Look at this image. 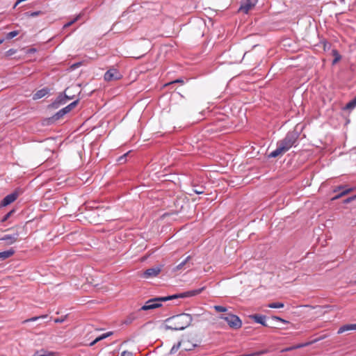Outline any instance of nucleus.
Masks as SVG:
<instances>
[{
    "instance_id": "f257e3e1",
    "label": "nucleus",
    "mask_w": 356,
    "mask_h": 356,
    "mask_svg": "<svg viewBox=\"0 0 356 356\" xmlns=\"http://www.w3.org/2000/svg\"><path fill=\"white\" fill-rule=\"evenodd\" d=\"M204 287H202L199 289L188 291L186 292H184V293H178V294H175V295H172V296H165V297H159V298L149 299L147 301H146L145 305L140 309V310L147 311V310H150V309H154L161 307L162 302H165L168 300L177 299V298H184L195 296L200 294L202 291H204Z\"/></svg>"
},
{
    "instance_id": "f03ea898",
    "label": "nucleus",
    "mask_w": 356,
    "mask_h": 356,
    "mask_svg": "<svg viewBox=\"0 0 356 356\" xmlns=\"http://www.w3.org/2000/svg\"><path fill=\"white\" fill-rule=\"evenodd\" d=\"M202 341L201 337L196 332H191L182 335L180 341L177 346H174L171 349V353H174L179 348L182 350L188 351L198 346Z\"/></svg>"
},
{
    "instance_id": "7ed1b4c3",
    "label": "nucleus",
    "mask_w": 356,
    "mask_h": 356,
    "mask_svg": "<svg viewBox=\"0 0 356 356\" xmlns=\"http://www.w3.org/2000/svg\"><path fill=\"white\" fill-rule=\"evenodd\" d=\"M298 133L296 131L289 132L286 137L277 143L275 150L273 151L269 157L275 158L283 155L296 143L298 138Z\"/></svg>"
},
{
    "instance_id": "20e7f679",
    "label": "nucleus",
    "mask_w": 356,
    "mask_h": 356,
    "mask_svg": "<svg viewBox=\"0 0 356 356\" xmlns=\"http://www.w3.org/2000/svg\"><path fill=\"white\" fill-rule=\"evenodd\" d=\"M193 321L192 316L188 314H181L173 316L165 321L168 329L181 330L189 326Z\"/></svg>"
},
{
    "instance_id": "39448f33",
    "label": "nucleus",
    "mask_w": 356,
    "mask_h": 356,
    "mask_svg": "<svg viewBox=\"0 0 356 356\" xmlns=\"http://www.w3.org/2000/svg\"><path fill=\"white\" fill-rule=\"evenodd\" d=\"M220 318L225 320L232 328L238 329L242 325L241 321L236 315L229 314L227 316H221Z\"/></svg>"
},
{
    "instance_id": "423d86ee",
    "label": "nucleus",
    "mask_w": 356,
    "mask_h": 356,
    "mask_svg": "<svg viewBox=\"0 0 356 356\" xmlns=\"http://www.w3.org/2000/svg\"><path fill=\"white\" fill-rule=\"evenodd\" d=\"M79 101V99H76V100L74 101L73 102H72L71 104H70L69 105H67V106H65V108L60 109L58 112H57L54 115V117H53L54 119L59 120L61 118H63L65 114L70 112L72 109H74L77 106Z\"/></svg>"
},
{
    "instance_id": "0eeeda50",
    "label": "nucleus",
    "mask_w": 356,
    "mask_h": 356,
    "mask_svg": "<svg viewBox=\"0 0 356 356\" xmlns=\"http://www.w3.org/2000/svg\"><path fill=\"white\" fill-rule=\"evenodd\" d=\"M122 74L116 68H111L104 74V79L106 81H113L120 79Z\"/></svg>"
},
{
    "instance_id": "6e6552de",
    "label": "nucleus",
    "mask_w": 356,
    "mask_h": 356,
    "mask_svg": "<svg viewBox=\"0 0 356 356\" xmlns=\"http://www.w3.org/2000/svg\"><path fill=\"white\" fill-rule=\"evenodd\" d=\"M69 90V88L65 90V92L64 95H59L56 100L53 102L51 105L52 108H57L59 106L66 104L67 100L72 99L73 96L68 95L67 93Z\"/></svg>"
},
{
    "instance_id": "1a4fd4ad",
    "label": "nucleus",
    "mask_w": 356,
    "mask_h": 356,
    "mask_svg": "<svg viewBox=\"0 0 356 356\" xmlns=\"http://www.w3.org/2000/svg\"><path fill=\"white\" fill-rule=\"evenodd\" d=\"M161 271V268L159 266L148 268L145 270L142 274V277L149 279L156 277Z\"/></svg>"
},
{
    "instance_id": "9d476101",
    "label": "nucleus",
    "mask_w": 356,
    "mask_h": 356,
    "mask_svg": "<svg viewBox=\"0 0 356 356\" xmlns=\"http://www.w3.org/2000/svg\"><path fill=\"white\" fill-rule=\"evenodd\" d=\"M19 196V193L15 191L8 195H6L1 201V206L6 207L17 200Z\"/></svg>"
},
{
    "instance_id": "9b49d317",
    "label": "nucleus",
    "mask_w": 356,
    "mask_h": 356,
    "mask_svg": "<svg viewBox=\"0 0 356 356\" xmlns=\"http://www.w3.org/2000/svg\"><path fill=\"white\" fill-rule=\"evenodd\" d=\"M254 6H255L254 2H252L251 0H245L244 1H243L241 3V5L239 8V10L247 14Z\"/></svg>"
},
{
    "instance_id": "f8f14e48",
    "label": "nucleus",
    "mask_w": 356,
    "mask_h": 356,
    "mask_svg": "<svg viewBox=\"0 0 356 356\" xmlns=\"http://www.w3.org/2000/svg\"><path fill=\"white\" fill-rule=\"evenodd\" d=\"M19 234L15 233L13 234H6L3 236L0 240L6 241L8 244H13L18 239Z\"/></svg>"
},
{
    "instance_id": "ddd939ff",
    "label": "nucleus",
    "mask_w": 356,
    "mask_h": 356,
    "mask_svg": "<svg viewBox=\"0 0 356 356\" xmlns=\"http://www.w3.org/2000/svg\"><path fill=\"white\" fill-rule=\"evenodd\" d=\"M191 259V256H188L181 263L178 264L177 266L172 268V271L175 273L183 269H185L186 266L188 264V261Z\"/></svg>"
},
{
    "instance_id": "4468645a",
    "label": "nucleus",
    "mask_w": 356,
    "mask_h": 356,
    "mask_svg": "<svg viewBox=\"0 0 356 356\" xmlns=\"http://www.w3.org/2000/svg\"><path fill=\"white\" fill-rule=\"evenodd\" d=\"M351 330H356V323L355 324H346L343 326H341L339 330L337 333L341 334L343 332H347V331H351Z\"/></svg>"
},
{
    "instance_id": "2eb2a0df",
    "label": "nucleus",
    "mask_w": 356,
    "mask_h": 356,
    "mask_svg": "<svg viewBox=\"0 0 356 356\" xmlns=\"http://www.w3.org/2000/svg\"><path fill=\"white\" fill-rule=\"evenodd\" d=\"M48 93V90L46 88L41 89L37 91L33 96V99H39L44 97Z\"/></svg>"
},
{
    "instance_id": "dca6fc26",
    "label": "nucleus",
    "mask_w": 356,
    "mask_h": 356,
    "mask_svg": "<svg viewBox=\"0 0 356 356\" xmlns=\"http://www.w3.org/2000/svg\"><path fill=\"white\" fill-rule=\"evenodd\" d=\"M33 356H55V353L42 349L37 351Z\"/></svg>"
},
{
    "instance_id": "f3484780",
    "label": "nucleus",
    "mask_w": 356,
    "mask_h": 356,
    "mask_svg": "<svg viewBox=\"0 0 356 356\" xmlns=\"http://www.w3.org/2000/svg\"><path fill=\"white\" fill-rule=\"evenodd\" d=\"M14 252H15L13 250H9L7 251L1 252H0V259H7V258L11 257L14 254Z\"/></svg>"
},
{
    "instance_id": "a211bd4d",
    "label": "nucleus",
    "mask_w": 356,
    "mask_h": 356,
    "mask_svg": "<svg viewBox=\"0 0 356 356\" xmlns=\"http://www.w3.org/2000/svg\"><path fill=\"white\" fill-rule=\"evenodd\" d=\"M253 319L258 323H261L265 326L267 325L265 323V316L261 315H254L252 316Z\"/></svg>"
},
{
    "instance_id": "6ab92c4d",
    "label": "nucleus",
    "mask_w": 356,
    "mask_h": 356,
    "mask_svg": "<svg viewBox=\"0 0 356 356\" xmlns=\"http://www.w3.org/2000/svg\"><path fill=\"white\" fill-rule=\"evenodd\" d=\"M268 307L273 309H280L284 307V304L280 302H272L268 305Z\"/></svg>"
},
{
    "instance_id": "aec40b11",
    "label": "nucleus",
    "mask_w": 356,
    "mask_h": 356,
    "mask_svg": "<svg viewBox=\"0 0 356 356\" xmlns=\"http://www.w3.org/2000/svg\"><path fill=\"white\" fill-rule=\"evenodd\" d=\"M47 317V315H42L40 316H35V317H33V318L24 320L23 321V323H28V322L35 321H37L39 318H45Z\"/></svg>"
},
{
    "instance_id": "412c9836",
    "label": "nucleus",
    "mask_w": 356,
    "mask_h": 356,
    "mask_svg": "<svg viewBox=\"0 0 356 356\" xmlns=\"http://www.w3.org/2000/svg\"><path fill=\"white\" fill-rule=\"evenodd\" d=\"M213 308L217 312H225L227 311V309L225 307L220 305H215Z\"/></svg>"
},
{
    "instance_id": "4be33fe9",
    "label": "nucleus",
    "mask_w": 356,
    "mask_h": 356,
    "mask_svg": "<svg viewBox=\"0 0 356 356\" xmlns=\"http://www.w3.org/2000/svg\"><path fill=\"white\" fill-rule=\"evenodd\" d=\"M18 34H19V31H11V32L8 33L6 35V38H7L8 40L12 39V38H13L14 37L17 36Z\"/></svg>"
},
{
    "instance_id": "5701e85b",
    "label": "nucleus",
    "mask_w": 356,
    "mask_h": 356,
    "mask_svg": "<svg viewBox=\"0 0 356 356\" xmlns=\"http://www.w3.org/2000/svg\"><path fill=\"white\" fill-rule=\"evenodd\" d=\"M356 106V102L355 101V99H353V100H351L350 102H348L346 106V109H353Z\"/></svg>"
},
{
    "instance_id": "b1692460",
    "label": "nucleus",
    "mask_w": 356,
    "mask_h": 356,
    "mask_svg": "<svg viewBox=\"0 0 356 356\" xmlns=\"http://www.w3.org/2000/svg\"><path fill=\"white\" fill-rule=\"evenodd\" d=\"M108 334H102V336L99 337H97L92 342H91L90 343V346H94L97 342H98L99 341L102 340V339H105Z\"/></svg>"
},
{
    "instance_id": "393cba45",
    "label": "nucleus",
    "mask_w": 356,
    "mask_h": 356,
    "mask_svg": "<svg viewBox=\"0 0 356 356\" xmlns=\"http://www.w3.org/2000/svg\"><path fill=\"white\" fill-rule=\"evenodd\" d=\"M350 191H352V188H348V189L344 190L341 193H339L338 195H337L335 197H334L333 200L338 199V198L349 193Z\"/></svg>"
},
{
    "instance_id": "a878e982",
    "label": "nucleus",
    "mask_w": 356,
    "mask_h": 356,
    "mask_svg": "<svg viewBox=\"0 0 356 356\" xmlns=\"http://www.w3.org/2000/svg\"><path fill=\"white\" fill-rule=\"evenodd\" d=\"M308 343H305V344H298L296 346H293V347H290V348H287L284 350V351H289V350H293V349H296V348H302V347H304L305 346H307Z\"/></svg>"
},
{
    "instance_id": "bb28decb",
    "label": "nucleus",
    "mask_w": 356,
    "mask_h": 356,
    "mask_svg": "<svg viewBox=\"0 0 356 356\" xmlns=\"http://www.w3.org/2000/svg\"><path fill=\"white\" fill-rule=\"evenodd\" d=\"M80 17V15H77L73 20L70 21V22L67 23L64 26L68 27L73 24L75 22H76Z\"/></svg>"
},
{
    "instance_id": "cd10ccee",
    "label": "nucleus",
    "mask_w": 356,
    "mask_h": 356,
    "mask_svg": "<svg viewBox=\"0 0 356 356\" xmlns=\"http://www.w3.org/2000/svg\"><path fill=\"white\" fill-rule=\"evenodd\" d=\"M273 318L275 321H280V322H282L284 323H289V321L284 320V319H282V318L280 317H278V316H273Z\"/></svg>"
},
{
    "instance_id": "c85d7f7f",
    "label": "nucleus",
    "mask_w": 356,
    "mask_h": 356,
    "mask_svg": "<svg viewBox=\"0 0 356 356\" xmlns=\"http://www.w3.org/2000/svg\"><path fill=\"white\" fill-rule=\"evenodd\" d=\"M17 51L16 49H10L9 50H8L6 52V56H12L13 54H15Z\"/></svg>"
},
{
    "instance_id": "c756f323",
    "label": "nucleus",
    "mask_w": 356,
    "mask_h": 356,
    "mask_svg": "<svg viewBox=\"0 0 356 356\" xmlns=\"http://www.w3.org/2000/svg\"><path fill=\"white\" fill-rule=\"evenodd\" d=\"M193 191L196 193V194H202L204 193V191L203 190L202 187H201V189H196V188H193Z\"/></svg>"
},
{
    "instance_id": "7c9ffc66",
    "label": "nucleus",
    "mask_w": 356,
    "mask_h": 356,
    "mask_svg": "<svg viewBox=\"0 0 356 356\" xmlns=\"http://www.w3.org/2000/svg\"><path fill=\"white\" fill-rule=\"evenodd\" d=\"M66 317H67V316H65V317H63V318H55V319H54V322H55L56 323H63V322L65 320Z\"/></svg>"
},
{
    "instance_id": "2f4dec72",
    "label": "nucleus",
    "mask_w": 356,
    "mask_h": 356,
    "mask_svg": "<svg viewBox=\"0 0 356 356\" xmlns=\"http://www.w3.org/2000/svg\"><path fill=\"white\" fill-rule=\"evenodd\" d=\"M121 356H133V354L129 351L125 350L122 353Z\"/></svg>"
},
{
    "instance_id": "473e14b6",
    "label": "nucleus",
    "mask_w": 356,
    "mask_h": 356,
    "mask_svg": "<svg viewBox=\"0 0 356 356\" xmlns=\"http://www.w3.org/2000/svg\"><path fill=\"white\" fill-rule=\"evenodd\" d=\"M355 199H356V195L353 196V197L347 198L346 200H345L344 202L345 203H348V202H350L351 201H353V200H354Z\"/></svg>"
},
{
    "instance_id": "72a5a7b5",
    "label": "nucleus",
    "mask_w": 356,
    "mask_h": 356,
    "mask_svg": "<svg viewBox=\"0 0 356 356\" xmlns=\"http://www.w3.org/2000/svg\"><path fill=\"white\" fill-rule=\"evenodd\" d=\"M184 83V80L180 79H176L175 81H172V82L170 83L169 84H172V83Z\"/></svg>"
},
{
    "instance_id": "f704fd0d",
    "label": "nucleus",
    "mask_w": 356,
    "mask_h": 356,
    "mask_svg": "<svg viewBox=\"0 0 356 356\" xmlns=\"http://www.w3.org/2000/svg\"><path fill=\"white\" fill-rule=\"evenodd\" d=\"M38 15V12H35V13H31L29 16H32V17H34V16H37Z\"/></svg>"
},
{
    "instance_id": "c9c22d12",
    "label": "nucleus",
    "mask_w": 356,
    "mask_h": 356,
    "mask_svg": "<svg viewBox=\"0 0 356 356\" xmlns=\"http://www.w3.org/2000/svg\"><path fill=\"white\" fill-rule=\"evenodd\" d=\"M126 155H127V154H124V155H123V156H120V157L119 158V161H121L122 160H123V159H124V158L126 156Z\"/></svg>"
},
{
    "instance_id": "e433bc0d",
    "label": "nucleus",
    "mask_w": 356,
    "mask_h": 356,
    "mask_svg": "<svg viewBox=\"0 0 356 356\" xmlns=\"http://www.w3.org/2000/svg\"><path fill=\"white\" fill-rule=\"evenodd\" d=\"M3 42V39H0V44H2Z\"/></svg>"
},
{
    "instance_id": "4c0bfd02",
    "label": "nucleus",
    "mask_w": 356,
    "mask_h": 356,
    "mask_svg": "<svg viewBox=\"0 0 356 356\" xmlns=\"http://www.w3.org/2000/svg\"><path fill=\"white\" fill-rule=\"evenodd\" d=\"M10 215V213H8L6 217L5 218V219H6L7 218H8V216Z\"/></svg>"
},
{
    "instance_id": "58836bf2",
    "label": "nucleus",
    "mask_w": 356,
    "mask_h": 356,
    "mask_svg": "<svg viewBox=\"0 0 356 356\" xmlns=\"http://www.w3.org/2000/svg\"><path fill=\"white\" fill-rule=\"evenodd\" d=\"M355 101L356 102V97L354 98Z\"/></svg>"
},
{
    "instance_id": "ea45409f",
    "label": "nucleus",
    "mask_w": 356,
    "mask_h": 356,
    "mask_svg": "<svg viewBox=\"0 0 356 356\" xmlns=\"http://www.w3.org/2000/svg\"><path fill=\"white\" fill-rule=\"evenodd\" d=\"M354 284H356V281L353 282Z\"/></svg>"
}]
</instances>
